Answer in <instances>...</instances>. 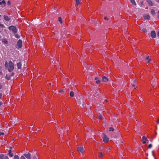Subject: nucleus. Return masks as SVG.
I'll list each match as a JSON object with an SVG mask.
<instances>
[{
  "instance_id": "f257e3e1",
  "label": "nucleus",
  "mask_w": 159,
  "mask_h": 159,
  "mask_svg": "<svg viewBox=\"0 0 159 159\" xmlns=\"http://www.w3.org/2000/svg\"><path fill=\"white\" fill-rule=\"evenodd\" d=\"M5 66L9 72L12 71L14 69V64L11 61H10L9 63L6 62L5 64Z\"/></svg>"
},
{
  "instance_id": "f03ea898",
  "label": "nucleus",
  "mask_w": 159,
  "mask_h": 159,
  "mask_svg": "<svg viewBox=\"0 0 159 159\" xmlns=\"http://www.w3.org/2000/svg\"><path fill=\"white\" fill-rule=\"evenodd\" d=\"M8 28L10 30L12 31L13 33H16V32L17 30L16 26L12 25L9 26Z\"/></svg>"
},
{
  "instance_id": "7ed1b4c3",
  "label": "nucleus",
  "mask_w": 159,
  "mask_h": 159,
  "mask_svg": "<svg viewBox=\"0 0 159 159\" xmlns=\"http://www.w3.org/2000/svg\"><path fill=\"white\" fill-rule=\"evenodd\" d=\"M22 41L20 39H19L17 42V45L19 48H21L22 47Z\"/></svg>"
},
{
  "instance_id": "20e7f679",
  "label": "nucleus",
  "mask_w": 159,
  "mask_h": 159,
  "mask_svg": "<svg viewBox=\"0 0 159 159\" xmlns=\"http://www.w3.org/2000/svg\"><path fill=\"white\" fill-rule=\"evenodd\" d=\"M103 141L105 142H107L109 141V140L108 138L105 134H104V136L103 137Z\"/></svg>"
},
{
  "instance_id": "39448f33",
  "label": "nucleus",
  "mask_w": 159,
  "mask_h": 159,
  "mask_svg": "<svg viewBox=\"0 0 159 159\" xmlns=\"http://www.w3.org/2000/svg\"><path fill=\"white\" fill-rule=\"evenodd\" d=\"M78 151L80 153H82L83 152V148L82 147H79L78 148Z\"/></svg>"
},
{
  "instance_id": "423d86ee",
  "label": "nucleus",
  "mask_w": 159,
  "mask_h": 159,
  "mask_svg": "<svg viewBox=\"0 0 159 159\" xmlns=\"http://www.w3.org/2000/svg\"><path fill=\"white\" fill-rule=\"evenodd\" d=\"M102 81L105 83H106L108 81V78L105 76H103L102 78Z\"/></svg>"
},
{
  "instance_id": "0eeeda50",
  "label": "nucleus",
  "mask_w": 159,
  "mask_h": 159,
  "mask_svg": "<svg viewBox=\"0 0 159 159\" xmlns=\"http://www.w3.org/2000/svg\"><path fill=\"white\" fill-rule=\"evenodd\" d=\"M151 36L152 37L154 38L156 37V33L154 31H152L151 33Z\"/></svg>"
},
{
  "instance_id": "6e6552de",
  "label": "nucleus",
  "mask_w": 159,
  "mask_h": 159,
  "mask_svg": "<svg viewBox=\"0 0 159 159\" xmlns=\"http://www.w3.org/2000/svg\"><path fill=\"white\" fill-rule=\"evenodd\" d=\"M143 143V144H145L146 143V141H147V139L145 137V136H143L142 139Z\"/></svg>"
},
{
  "instance_id": "1a4fd4ad",
  "label": "nucleus",
  "mask_w": 159,
  "mask_h": 159,
  "mask_svg": "<svg viewBox=\"0 0 159 159\" xmlns=\"http://www.w3.org/2000/svg\"><path fill=\"white\" fill-rule=\"evenodd\" d=\"M4 20L7 21H9L10 20V18L7 16H4Z\"/></svg>"
},
{
  "instance_id": "9d476101",
  "label": "nucleus",
  "mask_w": 159,
  "mask_h": 159,
  "mask_svg": "<svg viewBox=\"0 0 159 159\" xmlns=\"http://www.w3.org/2000/svg\"><path fill=\"white\" fill-rule=\"evenodd\" d=\"M24 156L27 159H30V154L29 153L24 154Z\"/></svg>"
},
{
  "instance_id": "9b49d317",
  "label": "nucleus",
  "mask_w": 159,
  "mask_h": 159,
  "mask_svg": "<svg viewBox=\"0 0 159 159\" xmlns=\"http://www.w3.org/2000/svg\"><path fill=\"white\" fill-rule=\"evenodd\" d=\"M144 18L147 20H149L150 18V16L149 15H145L143 16Z\"/></svg>"
},
{
  "instance_id": "f8f14e48",
  "label": "nucleus",
  "mask_w": 159,
  "mask_h": 159,
  "mask_svg": "<svg viewBox=\"0 0 159 159\" xmlns=\"http://www.w3.org/2000/svg\"><path fill=\"white\" fill-rule=\"evenodd\" d=\"M99 119H102L104 118V116L103 115L99 114L98 116Z\"/></svg>"
},
{
  "instance_id": "ddd939ff",
  "label": "nucleus",
  "mask_w": 159,
  "mask_h": 159,
  "mask_svg": "<svg viewBox=\"0 0 159 159\" xmlns=\"http://www.w3.org/2000/svg\"><path fill=\"white\" fill-rule=\"evenodd\" d=\"M3 158V159H9L8 157L6 156H5L4 157H3V155H1L0 156V159H2V158Z\"/></svg>"
},
{
  "instance_id": "4468645a",
  "label": "nucleus",
  "mask_w": 159,
  "mask_h": 159,
  "mask_svg": "<svg viewBox=\"0 0 159 159\" xmlns=\"http://www.w3.org/2000/svg\"><path fill=\"white\" fill-rule=\"evenodd\" d=\"M95 80H96V83L97 84H98L100 83V80H99L97 77H96L95 78Z\"/></svg>"
},
{
  "instance_id": "2eb2a0df",
  "label": "nucleus",
  "mask_w": 159,
  "mask_h": 159,
  "mask_svg": "<svg viewBox=\"0 0 159 159\" xmlns=\"http://www.w3.org/2000/svg\"><path fill=\"white\" fill-rule=\"evenodd\" d=\"M8 154H9V156L11 157H12L13 156V154L11 152V150H10L8 151Z\"/></svg>"
},
{
  "instance_id": "dca6fc26",
  "label": "nucleus",
  "mask_w": 159,
  "mask_h": 159,
  "mask_svg": "<svg viewBox=\"0 0 159 159\" xmlns=\"http://www.w3.org/2000/svg\"><path fill=\"white\" fill-rule=\"evenodd\" d=\"M147 2L150 6H152V2L150 0H147Z\"/></svg>"
},
{
  "instance_id": "f3484780",
  "label": "nucleus",
  "mask_w": 159,
  "mask_h": 159,
  "mask_svg": "<svg viewBox=\"0 0 159 159\" xmlns=\"http://www.w3.org/2000/svg\"><path fill=\"white\" fill-rule=\"evenodd\" d=\"M2 42L4 44H7L8 41L6 39H3L2 40Z\"/></svg>"
},
{
  "instance_id": "a211bd4d",
  "label": "nucleus",
  "mask_w": 159,
  "mask_h": 159,
  "mask_svg": "<svg viewBox=\"0 0 159 159\" xmlns=\"http://www.w3.org/2000/svg\"><path fill=\"white\" fill-rule=\"evenodd\" d=\"M146 62L148 63H149L150 61L151 60L149 58V57L148 56L146 58Z\"/></svg>"
},
{
  "instance_id": "6ab92c4d",
  "label": "nucleus",
  "mask_w": 159,
  "mask_h": 159,
  "mask_svg": "<svg viewBox=\"0 0 159 159\" xmlns=\"http://www.w3.org/2000/svg\"><path fill=\"white\" fill-rule=\"evenodd\" d=\"M17 66L18 69H20L21 68V65L20 62L17 63Z\"/></svg>"
},
{
  "instance_id": "aec40b11",
  "label": "nucleus",
  "mask_w": 159,
  "mask_h": 159,
  "mask_svg": "<svg viewBox=\"0 0 159 159\" xmlns=\"http://www.w3.org/2000/svg\"><path fill=\"white\" fill-rule=\"evenodd\" d=\"M70 96L71 97H73L74 95V93L73 91H71L70 93Z\"/></svg>"
},
{
  "instance_id": "412c9836",
  "label": "nucleus",
  "mask_w": 159,
  "mask_h": 159,
  "mask_svg": "<svg viewBox=\"0 0 159 159\" xmlns=\"http://www.w3.org/2000/svg\"><path fill=\"white\" fill-rule=\"evenodd\" d=\"M76 2V5H79L80 4V0H75Z\"/></svg>"
},
{
  "instance_id": "4be33fe9",
  "label": "nucleus",
  "mask_w": 159,
  "mask_h": 159,
  "mask_svg": "<svg viewBox=\"0 0 159 159\" xmlns=\"http://www.w3.org/2000/svg\"><path fill=\"white\" fill-rule=\"evenodd\" d=\"M98 156L100 157H103V154L102 152H99L98 153Z\"/></svg>"
},
{
  "instance_id": "5701e85b",
  "label": "nucleus",
  "mask_w": 159,
  "mask_h": 159,
  "mask_svg": "<svg viewBox=\"0 0 159 159\" xmlns=\"http://www.w3.org/2000/svg\"><path fill=\"white\" fill-rule=\"evenodd\" d=\"M130 2L133 4L136 5V2L134 0H130Z\"/></svg>"
},
{
  "instance_id": "b1692460",
  "label": "nucleus",
  "mask_w": 159,
  "mask_h": 159,
  "mask_svg": "<svg viewBox=\"0 0 159 159\" xmlns=\"http://www.w3.org/2000/svg\"><path fill=\"white\" fill-rule=\"evenodd\" d=\"M58 21L61 24L62 23V21L61 17H59L58 18Z\"/></svg>"
},
{
  "instance_id": "393cba45",
  "label": "nucleus",
  "mask_w": 159,
  "mask_h": 159,
  "mask_svg": "<svg viewBox=\"0 0 159 159\" xmlns=\"http://www.w3.org/2000/svg\"><path fill=\"white\" fill-rule=\"evenodd\" d=\"M14 158V159H19V156L17 155H15Z\"/></svg>"
},
{
  "instance_id": "a878e982",
  "label": "nucleus",
  "mask_w": 159,
  "mask_h": 159,
  "mask_svg": "<svg viewBox=\"0 0 159 159\" xmlns=\"http://www.w3.org/2000/svg\"><path fill=\"white\" fill-rule=\"evenodd\" d=\"M114 130V129L112 127H110L109 129V130L110 131H113Z\"/></svg>"
},
{
  "instance_id": "bb28decb",
  "label": "nucleus",
  "mask_w": 159,
  "mask_h": 159,
  "mask_svg": "<svg viewBox=\"0 0 159 159\" xmlns=\"http://www.w3.org/2000/svg\"><path fill=\"white\" fill-rule=\"evenodd\" d=\"M151 13L152 15L155 14V12L154 10H152L151 11Z\"/></svg>"
},
{
  "instance_id": "cd10ccee",
  "label": "nucleus",
  "mask_w": 159,
  "mask_h": 159,
  "mask_svg": "<svg viewBox=\"0 0 159 159\" xmlns=\"http://www.w3.org/2000/svg\"><path fill=\"white\" fill-rule=\"evenodd\" d=\"M141 30V31H142V32H146V29H144V28H143V29H142Z\"/></svg>"
},
{
  "instance_id": "c85d7f7f",
  "label": "nucleus",
  "mask_w": 159,
  "mask_h": 159,
  "mask_svg": "<svg viewBox=\"0 0 159 159\" xmlns=\"http://www.w3.org/2000/svg\"><path fill=\"white\" fill-rule=\"evenodd\" d=\"M0 27L2 28H3L4 27V26L3 25L0 24Z\"/></svg>"
},
{
  "instance_id": "c756f323",
  "label": "nucleus",
  "mask_w": 159,
  "mask_h": 159,
  "mask_svg": "<svg viewBox=\"0 0 159 159\" xmlns=\"http://www.w3.org/2000/svg\"><path fill=\"white\" fill-rule=\"evenodd\" d=\"M20 159H26L23 156H22L20 157Z\"/></svg>"
},
{
  "instance_id": "7c9ffc66",
  "label": "nucleus",
  "mask_w": 159,
  "mask_h": 159,
  "mask_svg": "<svg viewBox=\"0 0 159 159\" xmlns=\"http://www.w3.org/2000/svg\"><path fill=\"white\" fill-rule=\"evenodd\" d=\"M152 146V144H150L149 145L148 148H151Z\"/></svg>"
},
{
  "instance_id": "2f4dec72",
  "label": "nucleus",
  "mask_w": 159,
  "mask_h": 159,
  "mask_svg": "<svg viewBox=\"0 0 159 159\" xmlns=\"http://www.w3.org/2000/svg\"><path fill=\"white\" fill-rule=\"evenodd\" d=\"M2 2V3H3L4 4H5L6 3L5 1L4 0H3Z\"/></svg>"
},
{
  "instance_id": "473e14b6",
  "label": "nucleus",
  "mask_w": 159,
  "mask_h": 159,
  "mask_svg": "<svg viewBox=\"0 0 159 159\" xmlns=\"http://www.w3.org/2000/svg\"><path fill=\"white\" fill-rule=\"evenodd\" d=\"M3 85L2 84H0V89H1Z\"/></svg>"
},
{
  "instance_id": "72a5a7b5",
  "label": "nucleus",
  "mask_w": 159,
  "mask_h": 159,
  "mask_svg": "<svg viewBox=\"0 0 159 159\" xmlns=\"http://www.w3.org/2000/svg\"><path fill=\"white\" fill-rule=\"evenodd\" d=\"M15 37L17 38H19V36L18 35H15Z\"/></svg>"
},
{
  "instance_id": "f704fd0d",
  "label": "nucleus",
  "mask_w": 159,
  "mask_h": 159,
  "mask_svg": "<svg viewBox=\"0 0 159 159\" xmlns=\"http://www.w3.org/2000/svg\"><path fill=\"white\" fill-rule=\"evenodd\" d=\"M7 3L8 5H10L11 4V2H10V1H8L7 2Z\"/></svg>"
},
{
  "instance_id": "c9c22d12",
  "label": "nucleus",
  "mask_w": 159,
  "mask_h": 159,
  "mask_svg": "<svg viewBox=\"0 0 159 159\" xmlns=\"http://www.w3.org/2000/svg\"><path fill=\"white\" fill-rule=\"evenodd\" d=\"M63 90L61 89L59 91V92L60 93H62L63 92Z\"/></svg>"
},
{
  "instance_id": "e433bc0d",
  "label": "nucleus",
  "mask_w": 159,
  "mask_h": 159,
  "mask_svg": "<svg viewBox=\"0 0 159 159\" xmlns=\"http://www.w3.org/2000/svg\"><path fill=\"white\" fill-rule=\"evenodd\" d=\"M6 78L8 79V80H9V78H10V77H7V75L6 76Z\"/></svg>"
},
{
  "instance_id": "4c0bfd02",
  "label": "nucleus",
  "mask_w": 159,
  "mask_h": 159,
  "mask_svg": "<svg viewBox=\"0 0 159 159\" xmlns=\"http://www.w3.org/2000/svg\"><path fill=\"white\" fill-rule=\"evenodd\" d=\"M4 133L3 132H2L0 133V135H3L4 134Z\"/></svg>"
},
{
  "instance_id": "58836bf2",
  "label": "nucleus",
  "mask_w": 159,
  "mask_h": 159,
  "mask_svg": "<svg viewBox=\"0 0 159 159\" xmlns=\"http://www.w3.org/2000/svg\"><path fill=\"white\" fill-rule=\"evenodd\" d=\"M2 97V94L1 93H0V99Z\"/></svg>"
},
{
  "instance_id": "ea45409f",
  "label": "nucleus",
  "mask_w": 159,
  "mask_h": 159,
  "mask_svg": "<svg viewBox=\"0 0 159 159\" xmlns=\"http://www.w3.org/2000/svg\"><path fill=\"white\" fill-rule=\"evenodd\" d=\"M33 159H38L36 157H34Z\"/></svg>"
},
{
  "instance_id": "a19ab883",
  "label": "nucleus",
  "mask_w": 159,
  "mask_h": 159,
  "mask_svg": "<svg viewBox=\"0 0 159 159\" xmlns=\"http://www.w3.org/2000/svg\"><path fill=\"white\" fill-rule=\"evenodd\" d=\"M104 19H105V20H108V19L107 18V17H105L104 18Z\"/></svg>"
},
{
  "instance_id": "79ce46f5",
  "label": "nucleus",
  "mask_w": 159,
  "mask_h": 159,
  "mask_svg": "<svg viewBox=\"0 0 159 159\" xmlns=\"http://www.w3.org/2000/svg\"><path fill=\"white\" fill-rule=\"evenodd\" d=\"M157 123H159V120H158V121H157Z\"/></svg>"
},
{
  "instance_id": "37998d69",
  "label": "nucleus",
  "mask_w": 159,
  "mask_h": 159,
  "mask_svg": "<svg viewBox=\"0 0 159 159\" xmlns=\"http://www.w3.org/2000/svg\"><path fill=\"white\" fill-rule=\"evenodd\" d=\"M157 35L159 36V31L157 33Z\"/></svg>"
},
{
  "instance_id": "c03bdc74",
  "label": "nucleus",
  "mask_w": 159,
  "mask_h": 159,
  "mask_svg": "<svg viewBox=\"0 0 159 159\" xmlns=\"http://www.w3.org/2000/svg\"><path fill=\"white\" fill-rule=\"evenodd\" d=\"M2 4V2H0V5H1Z\"/></svg>"
},
{
  "instance_id": "a18cd8bd",
  "label": "nucleus",
  "mask_w": 159,
  "mask_h": 159,
  "mask_svg": "<svg viewBox=\"0 0 159 159\" xmlns=\"http://www.w3.org/2000/svg\"><path fill=\"white\" fill-rule=\"evenodd\" d=\"M2 105V103L1 102H0V106Z\"/></svg>"
},
{
  "instance_id": "49530a36",
  "label": "nucleus",
  "mask_w": 159,
  "mask_h": 159,
  "mask_svg": "<svg viewBox=\"0 0 159 159\" xmlns=\"http://www.w3.org/2000/svg\"><path fill=\"white\" fill-rule=\"evenodd\" d=\"M157 17L158 19H159V15H158L157 16Z\"/></svg>"
},
{
  "instance_id": "de8ad7c7",
  "label": "nucleus",
  "mask_w": 159,
  "mask_h": 159,
  "mask_svg": "<svg viewBox=\"0 0 159 159\" xmlns=\"http://www.w3.org/2000/svg\"><path fill=\"white\" fill-rule=\"evenodd\" d=\"M158 13L159 14V11H158Z\"/></svg>"
},
{
  "instance_id": "09e8293b",
  "label": "nucleus",
  "mask_w": 159,
  "mask_h": 159,
  "mask_svg": "<svg viewBox=\"0 0 159 159\" xmlns=\"http://www.w3.org/2000/svg\"><path fill=\"white\" fill-rule=\"evenodd\" d=\"M87 130H88V131H89V130H88V129H87Z\"/></svg>"
}]
</instances>
